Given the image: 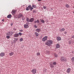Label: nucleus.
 <instances>
[{"label": "nucleus", "instance_id": "nucleus-34", "mask_svg": "<svg viewBox=\"0 0 74 74\" xmlns=\"http://www.w3.org/2000/svg\"><path fill=\"white\" fill-rule=\"evenodd\" d=\"M32 7H33V8H36V7H37V6H36V5H32Z\"/></svg>", "mask_w": 74, "mask_h": 74}, {"label": "nucleus", "instance_id": "nucleus-30", "mask_svg": "<svg viewBox=\"0 0 74 74\" xmlns=\"http://www.w3.org/2000/svg\"><path fill=\"white\" fill-rule=\"evenodd\" d=\"M37 56H39V55H40V53L39 52H38L36 53Z\"/></svg>", "mask_w": 74, "mask_h": 74}, {"label": "nucleus", "instance_id": "nucleus-26", "mask_svg": "<svg viewBox=\"0 0 74 74\" xmlns=\"http://www.w3.org/2000/svg\"><path fill=\"white\" fill-rule=\"evenodd\" d=\"M43 71L44 73H45L47 71V69L44 68L43 69Z\"/></svg>", "mask_w": 74, "mask_h": 74}, {"label": "nucleus", "instance_id": "nucleus-45", "mask_svg": "<svg viewBox=\"0 0 74 74\" xmlns=\"http://www.w3.org/2000/svg\"><path fill=\"white\" fill-rule=\"evenodd\" d=\"M46 22H48V20H46Z\"/></svg>", "mask_w": 74, "mask_h": 74}, {"label": "nucleus", "instance_id": "nucleus-5", "mask_svg": "<svg viewBox=\"0 0 74 74\" xmlns=\"http://www.w3.org/2000/svg\"><path fill=\"white\" fill-rule=\"evenodd\" d=\"M12 34H13V32H9L7 33L6 34L7 35H8V36H11L12 35Z\"/></svg>", "mask_w": 74, "mask_h": 74}, {"label": "nucleus", "instance_id": "nucleus-38", "mask_svg": "<svg viewBox=\"0 0 74 74\" xmlns=\"http://www.w3.org/2000/svg\"><path fill=\"white\" fill-rule=\"evenodd\" d=\"M34 27H35V28H37V26L35 25L34 26Z\"/></svg>", "mask_w": 74, "mask_h": 74}, {"label": "nucleus", "instance_id": "nucleus-6", "mask_svg": "<svg viewBox=\"0 0 74 74\" xmlns=\"http://www.w3.org/2000/svg\"><path fill=\"white\" fill-rule=\"evenodd\" d=\"M18 40V38H15L13 40V41L12 42V44H15L16 42Z\"/></svg>", "mask_w": 74, "mask_h": 74}, {"label": "nucleus", "instance_id": "nucleus-46", "mask_svg": "<svg viewBox=\"0 0 74 74\" xmlns=\"http://www.w3.org/2000/svg\"><path fill=\"white\" fill-rule=\"evenodd\" d=\"M41 1V0H38V1H39V2Z\"/></svg>", "mask_w": 74, "mask_h": 74}, {"label": "nucleus", "instance_id": "nucleus-39", "mask_svg": "<svg viewBox=\"0 0 74 74\" xmlns=\"http://www.w3.org/2000/svg\"><path fill=\"white\" fill-rule=\"evenodd\" d=\"M69 44H71V41H69Z\"/></svg>", "mask_w": 74, "mask_h": 74}, {"label": "nucleus", "instance_id": "nucleus-42", "mask_svg": "<svg viewBox=\"0 0 74 74\" xmlns=\"http://www.w3.org/2000/svg\"><path fill=\"white\" fill-rule=\"evenodd\" d=\"M64 34H67V32H64Z\"/></svg>", "mask_w": 74, "mask_h": 74}, {"label": "nucleus", "instance_id": "nucleus-11", "mask_svg": "<svg viewBox=\"0 0 74 74\" xmlns=\"http://www.w3.org/2000/svg\"><path fill=\"white\" fill-rule=\"evenodd\" d=\"M57 40L58 41H60V40H62V38L58 36L57 37Z\"/></svg>", "mask_w": 74, "mask_h": 74}, {"label": "nucleus", "instance_id": "nucleus-41", "mask_svg": "<svg viewBox=\"0 0 74 74\" xmlns=\"http://www.w3.org/2000/svg\"><path fill=\"white\" fill-rule=\"evenodd\" d=\"M19 31L20 32H23V30H20Z\"/></svg>", "mask_w": 74, "mask_h": 74}, {"label": "nucleus", "instance_id": "nucleus-35", "mask_svg": "<svg viewBox=\"0 0 74 74\" xmlns=\"http://www.w3.org/2000/svg\"><path fill=\"white\" fill-rule=\"evenodd\" d=\"M23 38H21L20 39V41L21 42V41H23Z\"/></svg>", "mask_w": 74, "mask_h": 74}, {"label": "nucleus", "instance_id": "nucleus-13", "mask_svg": "<svg viewBox=\"0 0 74 74\" xmlns=\"http://www.w3.org/2000/svg\"><path fill=\"white\" fill-rule=\"evenodd\" d=\"M28 7L29 9H30L31 10H33V8L32 7L31 5H29L28 6Z\"/></svg>", "mask_w": 74, "mask_h": 74}, {"label": "nucleus", "instance_id": "nucleus-40", "mask_svg": "<svg viewBox=\"0 0 74 74\" xmlns=\"http://www.w3.org/2000/svg\"><path fill=\"white\" fill-rule=\"evenodd\" d=\"M43 8L44 9H46V8H46V7H45V6H44L43 7Z\"/></svg>", "mask_w": 74, "mask_h": 74}, {"label": "nucleus", "instance_id": "nucleus-15", "mask_svg": "<svg viewBox=\"0 0 74 74\" xmlns=\"http://www.w3.org/2000/svg\"><path fill=\"white\" fill-rule=\"evenodd\" d=\"M14 54V53L12 52H11L9 53V55L10 56H12Z\"/></svg>", "mask_w": 74, "mask_h": 74}, {"label": "nucleus", "instance_id": "nucleus-22", "mask_svg": "<svg viewBox=\"0 0 74 74\" xmlns=\"http://www.w3.org/2000/svg\"><path fill=\"white\" fill-rule=\"evenodd\" d=\"M65 7H66V8H69L70 7V5L68 4H66L65 5Z\"/></svg>", "mask_w": 74, "mask_h": 74}, {"label": "nucleus", "instance_id": "nucleus-32", "mask_svg": "<svg viewBox=\"0 0 74 74\" xmlns=\"http://www.w3.org/2000/svg\"><path fill=\"white\" fill-rule=\"evenodd\" d=\"M41 21L42 23H45V21L44 20H41Z\"/></svg>", "mask_w": 74, "mask_h": 74}, {"label": "nucleus", "instance_id": "nucleus-17", "mask_svg": "<svg viewBox=\"0 0 74 74\" xmlns=\"http://www.w3.org/2000/svg\"><path fill=\"white\" fill-rule=\"evenodd\" d=\"M24 27L26 28H28V27H29V25H27L25 24L24 25Z\"/></svg>", "mask_w": 74, "mask_h": 74}, {"label": "nucleus", "instance_id": "nucleus-7", "mask_svg": "<svg viewBox=\"0 0 74 74\" xmlns=\"http://www.w3.org/2000/svg\"><path fill=\"white\" fill-rule=\"evenodd\" d=\"M5 56V53H0V57H3Z\"/></svg>", "mask_w": 74, "mask_h": 74}, {"label": "nucleus", "instance_id": "nucleus-9", "mask_svg": "<svg viewBox=\"0 0 74 74\" xmlns=\"http://www.w3.org/2000/svg\"><path fill=\"white\" fill-rule=\"evenodd\" d=\"M56 48H60V45L58 44L56 45Z\"/></svg>", "mask_w": 74, "mask_h": 74}, {"label": "nucleus", "instance_id": "nucleus-36", "mask_svg": "<svg viewBox=\"0 0 74 74\" xmlns=\"http://www.w3.org/2000/svg\"><path fill=\"white\" fill-rule=\"evenodd\" d=\"M20 35V36H22V34L21 33V32H19V33H18Z\"/></svg>", "mask_w": 74, "mask_h": 74}, {"label": "nucleus", "instance_id": "nucleus-29", "mask_svg": "<svg viewBox=\"0 0 74 74\" xmlns=\"http://www.w3.org/2000/svg\"><path fill=\"white\" fill-rule=\"evenodd\" d=\"M6 38H8V39H9V38H11V37L10 36H6Z\"/></svg>", "mask_w": 74, "mask_h": 74}, {"label": "nucleus", "instance_id": "nucleus-49", "mask_svg": "<svg viewBox=\"0 0 74 74\" xmlns=\"http://www.w3.org/2000/svg\"><path fill=\"white\" fill-rule=\"evenodd\" d=\"M73 8H74V6L73 7Z\"/></svg>", "mask_w": 74, "mask_h": 74}, {"label": "nucleus", "instance_id": "nucleus-14", "mask_svg": "<svg viewBox=\"0 0 74 74\" xmlns=\"http://www.w3.org/2000/svg\"><path fill=\"white\" fill-rule=\"evenodd\" d=\"M50 66L51 68H53L54 67V65L52 64H50Z\"/></svg>", "mask_w": 74, "mask_h": 74}, {"label": "nucleus", "instance_id": "nucleus-20", "mask_svg": "<svg viewBox=\"0 0 74 74\" xmlns=\"http://www.w3.org/2000/svg\"><path fill=\"white\" fill-rule=\"evenodd\" d=\"M11 16H12L11 15L9 14L7 18H11Z\"/></svg>", "mask_w": 74, "mask_h": 74}, {"label": "nucleus", "instance_id": "nucleus-16", "mask_svg": "<svg viewBox=\"0 0 74 74\" xmlns=\"http://www.w3.org/2000/svg\"><path fill=\"white\" fill-rule=\"evenodd\" d=\"M65 30V29H64V28H62L60 30V32H63V31H64Z\"/></svg>", "mask_w": 74, "mask_h": 74}, {"label": "nucleus", "instance_id": "nucleus-27", "mask_svg": "<svg viewBox=\"0 0 74 74\" xmlns=\"http://www.w3.org/2000/svg\"><path fill=\"white\" fill-rule=\"evenodd\" d=\"M46 54H50V52L49 51H47L46 52Z\"/></svg>", "mask_w": 74, "mask_h": 74}, {"label": "nucleus", "instance_id": "nucleus-43", "mask_svg": "<svg viewBox=\"0 0 74 74\" xmlns=\"http://www.w3.org/2000/svg\"><path fill=\"white\" fill-rule=\"evenodd\" d=\"M33 12H36V10H34L33 11Z\"/></svg>", "mask_w": 74, "mask_h": 74}, {"label": "nucleus", "instance_id": "nucleus-19", "mask_svg": "<svg viewBox=\"0 0 74 74\" xmlns=\"http://www.w3.org/2000/svg\"><path fill=\"white\" fill-rule=\"evenodd\" d=\"M39 22H40V20H38L37 21H35L34 22V23H39Z\"/></svg>", "mask_w": 74, "mask_h": 74}, {"label": "nucleus", "instance_id": "nucleus-47", "mask_svg": "<svg viewBox=\"0 0 74 74\" xmlns=\"http://www.w3.org/2000/svg\"><path fill=\"white\" fill-rule=\"evenodd\" d=\"M4 21V19H2V21Z\"/></svg>", "mask_w": 74, "mask_h": 74}, {"label": "nucleus", "instance_id": "nucleus-31", "mask_svg": "<svg viewBox=\"0 0 74 74\" xmlns=\"http://www.w3.org/2000/svg\"><path fill=\"white\" fill-rule=\"evenodd\" d=\"M71 60H72V62H74V57H73L72 58Z\"/></svg>", "mask_w": 74, "mask_h": 74}, {"label": "nucleus", "instance_id": "nucleus-25", "mask_svg": "<svg viewBox=\"0 0 74 74\" xmlns=\"http://www.w3.org/2000/svg\"><path fill=\"white\" fill-rule=\"evenodd\" d=\"M54 55L55 57L56 58H57L58 57V54H57L56 53H55Z\"/></svg>", "mask_w": 74, "mask_h": 74}, {"label": "nucleus", "instance_id": "nucleus-24", "mask_svg": "<svg viewBox=\"0 0 74 74\" xmlns=\"http://www.w3.org/2000/svg\"><path fill=\"white\" fill-rule=\"evenodd\" d=\"M40 29H37L36 30V31L37 32H38V33H39L40 32Z\"/></svg>", "mask_w": 74, "mask_h": 74}, {"label": "nucleus", "instance_id": "nucleus-4", "mask_svg": "<svg viewBox=\"0 0 74 74\" xmlns=\"http://www.w3.org/2000/svg\"><path fill=\"white\" fill-rule=\"evenodd\" d=\"M31 72L32 74H36L37 72V70L36 69H33L32 70Z\"/></svg>", "mask_w": 74, "mask_h": 74}, {"label": "nucleus", "instance_id": "nucleus-10", "mask_svg": "<svg viewBox=\"0 0 74 74\" xmlns=\"http://www.w3.org/2000/svg\"><path fill=\"white\" fill-rule=\"evenodd\" d=\"M71 71V69L70 68H68L67 69V73L68 74H69V73Z\"/></svg>", "mask_w": 74, "mask_h": 74}, {"label": "nucleus", "instance_id": "nucleus-12", "mask_svg": "<svg viewBox=\"0 0 74 74\" xmlns=\"http://www.w3.org/2000/svg\"><path fill=\"white\" fill-rule=\"evenodd\" d=\"M34 19L33 18H32L30 19H29V22H33L34 21Z\"/></svg>", "mask_w": 74, "mask_h": 74}, {"label": "nucleus", "instance_id": "nucleus-33", "mask_svg": "<svg viewBox=\"0 0 74 74\" xmlns=\"http://www.w3.org/2000/svg\"><path fill=\"white\" fill-rule=\"evenodd\" d=\"M53 65H56V62H53Z\"/></svg>", "mask_w": 74, "mask_h": 74}, {"label": "nucleus", "instance_id": "nucleus-8", "mask_svg": "<svg viewBox=\"0 0 74 74\" xmlns=\"http://www.w3.org/2000/svg\"><path fill=\"white\" fill-rule=\"evenodd\" d=\"M16 12V11L15 10H12V15H14L15 13Z\"/></svg>", "mask_w": 74, "mask_h": 74}, {"label": "nucleus", "instance_id": "nucleus-3", "mask_svg": "<svg viewBox=\"0 0 74 74\" xmlns=\"http://www.w3.org/2000/svg\"><path fill=\"white\" fill-rule=\"evenodd\" d=\"M47 39H48V36H45L42 38V41L45 42V41H47Z\"/></svg>", "mask_w": 74, "mask_h": 74}, {"label": "nucleus", "instance_id": "nucleus-48", "mask_svg": "<svg viewBox=\"0 0 74 74\" xmlns=\"http://www.w3.org/2000/svg\"><path fill=\"white\" fill-rule=\"evenodd\" d=\"M73 14H74V12H73Z\"/></svg>", "mask_w": 74, "mask_h": 74}, {"label": "nucleus", "instance_id": "nucleus-21", "mask_svg": "<svg viewBox=\"0 0 74 74\" xmlns=\"http://www.w3.org/2000/svg\"><path fill=\"white\" fill-rule=\"evenodd\" d=\"M22 15L21 14H19L18 16V18H20L21 17H22Z\"/></svg>", "mask_w": 74, "mask_h": 74}, {"label": "nucleus", "instance_id": "nucleus-18", "mask_svg": "<svg viewBox=\"0 0 74 74\" xmlns=\"http://www.w3.org/2000/svg\"><path fill=\"white\" fill-rule=\"evenodd\" d=\"M18 36H19V34H16L14 35V37H17Z\"/></svg>", "mask_w": 74, "mask_h": 74}, {"label": "nucleus", "instance_id": "nucleus-2", "mask_svg": "<svg viewBox=\"0 0 74 74\" xmlns=\"http://www.w3.org/2000/svg\"><path fill=\"white\" fill-rule=\"evenodd\" d=\"M60 60L62 62H66L67 61V59L63 57H62L60 58Z\"/></svg>", "mask_w": 74, "mask_h": 74}, {"label": "nucleus", "instance_id": "nucleus-23", "mask_svg": "<svg viewBox=\"0 0 74 74\" xmlns=\"http://www.w3.org/2000/svg\"><path fill=\"white\" fill-rule=\"evenodd\" d=\"M35 34L36 37H38V34L37 32H35Z\"/></svg>", "mask_w": 74, "mask_h": 74}, {"label": "nucleus", "instance_id": "nucleus-37", "mask_svg": "<svg viewBox=\"0 0 74 74\" xmlns=\"http://www.w3.org/2000/svg\"><path fill=\"white\" fill-rule=\"evenodd\" d=\"M29 9V7H27L26 9V10H27V11H28Z\"/></svg>", "mask_w": 74, "mask_h": 74}, {"label": "nucleus", "instance_id": "nucleus-44", "mask_svg": "<svg viewBox=\"0 0 74 74\" xmlns=\"http://www.w3.org/2000/svg\"><path fill=\"white\" fill-rule=\"evenodd\" d=\"M71 38H74V36H73Z\"/></svg>", "mask_w": 74, "mask_h": 74}, {"label": "nucleus", "instance_id": "nucleus-28", "mask_svg": "<svg viewBox=\"0 0 74 74\" xmlns=\"http://www.w3.org/2000/svg\"><path fill=\"white\" fill-rule=\"evenodd\" d=\"M26 20L27 22H30V20L29 19V18H26Z\"/></svg>", "mask_w": 74, "mask_h": 74}, {"label": "nucleus", "instance_id": "nucleus-1", "mask_svg": "<svg viewBox=\"0 0 74 74\" xmlns=\"http://www.w3.org/2000/svg\"><path fill=\"white\" fill-rule=\"evenodd\" d=\"M53 43V41L51 40H47L45 43V44L46 45H48V46H51Z\"/></svg>", "mask_w": 74, "mask_h": 74}]
</instances>
